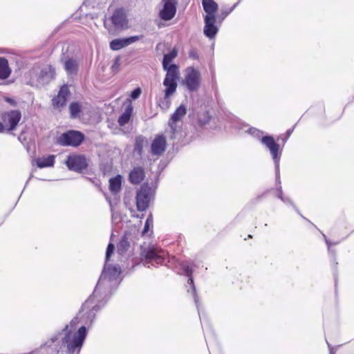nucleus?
<instances>
[{"label": "nucleus", "mask_w": 354, "mask_h": 354, "mask_svg": "<svg viewBox=\"0 0 354 354\" xmlns=\"http://www.w3.org/2000/svg\"><path fill=\"white\" fill-rule=\"evenodd\" d=\"M261 142L264 146L269 149L271 155L278 154L279 145L275 142L274 139L272 136H263L261 139Z\"/></svg>", "instance_id": "16"}, {"label": "nucleus", "mask_w": 354, "mask_h": 354, "mask_svg": "<svg viewBox=\"0 0 354 354\" xmlns=\"http://www.w3.org/2000/svg\"><path fill=\"white\" fill-rule=\"evenodd\" d=\"M64 68L70 74L75 73L77 68L76 61L71 59L66 60L64 64Z\"/></svg>", "instance_id": "28"}, {"label": "nucleus", "mask_w": 354, "mask_h": 354, "mask_svg": "<svg viewBox=\"0 0 354 354\" xmlns=\"http://www.w3.org/2000/svg\"><path fill=\"white\" fill-rule=\"evenodd\" d=\"M279 193L278 194V197L281 200L283 201V202H286L287 201H290L288 198L287 199H284L283 196H282V191H281V187H279Z\"/></svg>", "instance_id": "37"}, {"label": "nucleus", "mask_w": 354, "mask_h": 354, "mask_svg": "<svg viewBox=\"0 0 354 354\" xmlns=\"http://www.w3.org/2000/svg\"><path fill=\"white\" fill-rule=\"evenodd\" d=\"M204 10L207 12L206 16L215 17L214 14L218 10V5L213 0H203Z\"/></svg>", "instance_id": "21"}, {"label": "nucleus", "mask_w": 354, "mask_h": 354, "mask_svg": "<svg viewBox=\"0 0 354 354\" xmlns=\"http://www.w3.org/2000/svg\"><path fill=\"white\" fill-rule=\"evenodd\" d=\"M55 156H37L32 160V164H36L39 168H44L47 167H53L55 163Z\"/></svg>", "instance_id": "18"}, {"label": "nucleus", "mask_w": 354, "mask_h": 354, "mask_svg": "<svg viewBox=\"0 0 354 354\" xmlns=\"http://www.w3.org/2000/svg\"><path fill=\"white\" fill-rule=\"evenodd\" d=\"M5 130V125L3 122H0V133L3 132Z\"/></svg>", "instance_id": "39"}, {"label": "nucleus", "mask_w": 354, "mask_h": 354, "mask_svg": "<svg viewBox=\"0 0 354 354\" xmlns=\"http://www.w3.org/2000/svg\"><path fill=\"white\" fill-rule=\"evenodd\" d=\"M164 71H167L163 81V85L166 87L165 98L167 99L176 91L177 81L179 79L180 73L176 64H171L167 69H164Z\"/></svg>", "instance_id": "2"}, {"label": "nucleus", "mask_w": 354, "mask_h": 354, "mask_svg": "<svg viewBox=\"0 0 354 354\" xmlns=\"http://www.w3.org/2000/svg\"><path fill=\"white\" fill-rule=\"evenodd\" d=\"M273 160L276 166V176L277 178H279V156H273Z\"/></svg>", "instance_id": "34"}, {"label": "nucleus", "mask_w": 354, "mask_h": 354, "mask_svg": "<svg viewBox=\"0 0 354 354\" xmlns=\"http://www.w3.org/2000/svg\"><path fill=\"white\" fill-rule=\"evenodd\" d=\"M162 250H158L153 245L147 247H141L140 255L146 259L145 264H148L151 261H155L156 263H162L163 261Z\"/></svg>", "instance_id": "6"}, {"label": "nucleus", "mask_w": 354, "mask_h": 354, "mask_svg": "<svg viewBox=\"0 0 354 354\" xmlns=\"http://www.w3.org/2000/svg\"><path fill=\"white\" fill-rule=\"evenodd\" d=\"M250 133L257 138H260L263 134L262 131H260L259 130L254 128L250 129Z\"/></svg>", "instance_id": "36"}, {"label": "nucleus", "mask_w": 354, "mask_h": 354, "mask_svg": "<svg viewBox=\"0 0 354 354\" xmlns=\"http://www.w3.org/2000/svg\"><path fill=\"white\" fill-rule=\"evenodd\" d=\"M55 75V70L51 66H47L40 71L38 75H36V80L40 85H45L49 83Z\"/></svg>", "instance_id": "11"}, {"label": "nucleus", "mask_w": 354, "mask_h": 354, "mask_svg": "<svg viewBox=\"0 0 354 354\" xmlns=\"http://www.w3.org/2000/svg\"><path fill=\"white\" fill-rule=\"evenodd\" d=\"M152 224H153V218H152V215L151 214L148 216V217L145 221V227L142 232V235H145L148 232L149 227L151 225H152Z\"/></svg>", "instance_id": "32"}, {"label": "nucleus", "mask_w": 354, "mask_h": 354, "mask_svg": "<svg viewBox=\"0 0 354 354\" xmlns=\"http://www.w3.org/2000/svg\"><path fill=\"white\" fill-rule=\"evenodd\" d=\"M183 271L187 275L189 276V279H188V283H190L192 285V289H193V291L195 293V286L194 285V281H193V278L191 276V274L192 272V268H190L189 266H185L183 265ZM194 300H195V302L196 304L198 303V299H197V297L196 296L194 295ZM198 306V304H196Z\"/></svg>", "instance_id": "27"}, {"label": "nucleus", "mask_w": 354, "mask_h": 354, "mask_svg": "<svg viewBox=\"0 0 354 354\" xmlns=\"http://www.w3.org/2000/svg\"><path fill=\"white\" fill-rule=\"evenodd\" d=\"M21 118V112L19 110H12L5 112L1 119L5 124H9L8 131H11L16 129Z\"/></svg>", "instance_id": "9"}, {"label": "nucleus", "mask_w": 354, "mask_h": 354, "mask_svg": "<svg viewBox=\"0 0 354 354\" xmlns=\"http://www.w3.org/2000/svg\"><path fill=\"white\" fill-rule=\"evenodd\" d=\"M66 164L69 169L80 171L87 167L85 156H68Z\"/></svg>", "instance_id": "10"}, {"label": "nucleus", "mask_w": 354, "mask_h": 354, "mask_svg": "<svg viewBox=\"0 0 354 354\" xmlns=\"http://www.w3.org/2000/svg\"><path fill=\"white\" fill-rule=\"evenodd\" d=\"M66 100L60 96L59 94L52 100L53 106L60 108L66 104Z\"/></svg>", "instance_id": "30"}, {"label": "nucleus", "mask_w": 354, "mask_h": 354, "mask_svg": "<svg viewBox=\"0 0 354 354\" xmlns=\"http://www.w3.org/2000/svg\"><path fill=\"white\" fill-rule=\"evenodd\" d=\"M167 142L163 136H158L151 143V152L153 155H161L165 151Z\"/></svg>", "instance_id": "14"}, {"label": "nucleus", "mask_w": 354, "mask_h": 354, "mask_svg": "<svg viewBox=\"0 0 354 354\" xmlns=\"http://www.w3.org/2000/svg\"><path fill=\"white\" fill-rule=\"evenodd\" d=\"M163 7L159 12L160 19L168 21L174 18L176 12V0H162Z\"/></svg>", "instance_id": "8"}, {"label": "nucleus", "mask_w": 354, "mask_h": 354, "mask_svg": "<svg viewBox=\"0 0 354 354\" xmlns=\"http://www.w3.org/2000/svg\"><path fill=\"white\" fill-rule=\"evenodd\" d=\"M114 249L115 246L113 244L109 243L108 245L106 252V263L96 288H98L104 280L107 279L109 281H111L112 279L118 278L120 274V270L118 266H110L107 263V261L113 254Z\"/></svg>", "instance_id": "3"}, {"label": "nucleus", "mask_w": 354, "mask_h": 354, "mask_svg": "<svg viewBox=\"0 0 354 354\" xmlns=\"http://www.w3.org/2000/svg\"><path fill=\"white\" fill-rule=\"evenodd\" d=\"M211 117L207 111H205L198 116V123L203 126L209 122Z\"/></svg>", "instance_id": "31"}, {"label": "nucleus", "mask_w": 354, "mask_h": 354, "mask_svg": "<svg viewBox=\"0 0 354 354\" xmlns=\"http://www.w3.org/2000/svg\"><path fill=\"white\" fill-rule=\"evenodd\" d=\"M216 18L212 16L205 17L204 34L209 39L214 38L218 32V28L215 26Z\"/></svg>", "instance_id": "13"}, {"label": "nucleus", "mask_w": 354, "mask_h": 354, "mask_svg": "<svg viewBox=\"0 0 354 354\" xmlns=\"http://www.w3.org/2000/svg\"><path fill=\"white\" fill-rule=\"evenodd\" d=\"M11 73L8 60L0 57V80L7 79Z\"/></svg>", "instance_id": "22"}, {"label": "nucleus", "mask_w": 354, "mask_h": 354, "mask_svg": "<svg viewBox=\"0 0 354 354\" xmlns=\"http://www.w3.org/2000/svg\"><path fill=\"white\" fill-rule=\"evenodd\" d=\"M122 176L118 175L109 180V189L112 193L116 194L121 189Z\"/></svg>", "instance_id": "23"}, {"label": "nucleus", "mask_w": 354, "mask_h": 354, "mask_svg": "<svg viewBox=\"0 0 354 354\" xmlns=\"http://www.w3.org/2000/svg\"><path fill=\"white\" fill-rule=\"evenodd\" d=\"M77 322V318L73 319L70 324L66 325L62 331V334L64 335L62 344L66 347L69 354L80 353L86 336L87 331L85 326L80 327L77 333H73Z\"/></svg>", "instance_id": "1"}, {"label": "nucleus", "mask_w": 354, "mask_h": 354, "mask_svg": "<svg viewBox=\"0 0 354 354\" xmlns=\"http://www.w3.org/2000/svg\"><path fill=\"white\" fill-rule=\"evenodd\" d=\"M326 243H327L328 246L329 247L330 245V242L328 240H326Z\"/></svg>", "instance_id": "41"}, {"label": "nucleus", "mask_w": 354, "mask_h": 354, "mask_svg": "<svg viewBox=\"0 0 354 354\" xmlns=\"http://www.w3.org/2000/svg\"><path fill=\"white\" fill-rule=\"evenodd\" d=\"M141 94V89L140 88H137L134 89L131 94V97L133 99H137Z\"/></svg>", "instance_id": "35"}, {"label": "nucleus", "mask_w": 354, "mask_h": 354, "mask_svg": "<svg viewBox=\"0 0 354 354\" xmlns=\"http://www.w3.org/2000/svg\"><path fill=\"white\" fill-rule=\"evenodd\" d=\"M112 23L117 28H123L127 26V19L124 11L122 8L117 9L111 17Z\"/></svg>", "instance_id": "15"}, {"label": "nucleus", "mask_w": 354, "mask_h": 354, "mask_svg": "<svg viewBox=\"0 0 354 354\" xmlns=\"http://www.w3.org/2000/svg\"><path fill=\"white\" fill-rule=\"evenodd\" d=\"M145 174L142 167H135L129 174V180L133 184H139L144 178Z\"/></svg>", "instance_id": "19"}, {"label": "nucleus", "mask_w": 354, "mask_h": 354, "mask_svg": "<svg viewBox=\"0 0 354 354\" xmlns=\"http://www.w3.org/2000/svg\"><path fill=\"white\" fill-rule=\"evenodd\" d=\"M84 139V136L80 131L70 130L62 133L57 138V143L62 146L77 147Z\"/></svg>", "instance_id": "4"}, {"label": "nucleus", "mask_w": 354, "mask_h": 354, "mask_svg": "<svg viewBox=\"0 0 354 354\" xmlns=\"http://www.w3.org/2000/svg\"><path fill=\"white\" fill-rule=\"evenodd\" d=\"M200 73L193 68H188L183 84L186 86L189 91L198 90L200 86Z\"/></svg>", "instance_id": "7"}, {"label": "nucleus", "mask_w": 354, "mask_h": 354, "mask_svg": "<svg viewBox=\"0 0 354 354\" xmlns=\"http://www.w3.org/2000/svg\"><path fill=\"white\" fill-rule=\"evenodd\" d=\"M118 252L120 254H124L130 248V243L126 236H124L118 244Z\"/></svg>", "instance_id": "25"}, {"label": "nucleus", "mask_w": 354, "mask_h": 354, "mask_svg": "<svg viewBox=\"0 0 354 354\" xmlns=\"http://www.w3.org/2000/svg\"><path fill=\"white\" fill-rule=\"evenodd\" d=\"M132 113L133 106L131 104L129 103L125 108L124 113L118 118V122L120 126L122 127L127 124L130 120Z\"/></svg>", "instance_id": "20"}, {"label": "nucleus", "mask_w": 354, "mask_h": 354, "mask_svg": "<svg viewBox=\"0 0 354 354\" xmlns=\"http://www.w3.org/2000/svg\"><path fill=\"white\" fill-rule=\"evenodd\" d=\"M146 142V139L143 136L137 137L136 139L134 151L137 153H141L144 144Z\"/></svg>", "instance_id": "29"}, {"label": "nucleus", "mask_w": 354, "mask_h": 354, "mask_svg": "<svg viewBox=\"0 0 354 354\" xmlns=\"http://www.w3.org/2000/svg\"><path fill=\"white\" fill-rule=\"evenodd\" d=\"M151 196V188L147 185H142L136 196V205L138 211H145L147 209Z\"/></svg>", "instance_id": "5"}, {"label": "nucleus", "mask_w": 354, "mask_h": 354, "mask_svg": "<svg viewBox=\"0 0 354 354\" xmlns=\"http://www.w3.org/2000/svg\"><path fill=\"white\" fill-rule=\"evenodd\" d=\"M187 113V108L185 105L181 104L178 106L175 112L171 115L169 121V125L174 128V125L185 115Z\"/></svg>", "instance_id": "17"}, {"label": "nucleus", "mask_w": 354, "mask_h": 354, "mask_svg": "<svg viewBox=\"0 0 354 354\" xmlns=\"http://www.w3.org/2000/svg\"><path fill=\"white\" fill-rule=\"evenodd\" d=\"M70 92L67 86L64 85L60 88L58 94L67 100Z\"/></svg>", "instance_id": "33"}, {"label": "nucleus", "mask_w": 354, "mask_h": 354, "mask_svg": "<svg viewBox=\"0 0 354 354\" xmlns=\"http://www.w3.org/2000/svg\"><path fill=\"white\" fill-rule=\"evenodd\" d=\"M36 71H37L36 68H33L30 73H31V74H34Z\"/></svg>", "instance_id": "40"}, {"label": "nucleus", "mask_w": 354, "mask_h": 354, "mask_svg": "<svg viewBox=\"0 0 354 354\" xmlns=\"http://www.w3.org/2000/svg\"><path fill=\"white\" fill-rule=\"evenodd\" d=\"M56 337L52 338V342H54L55 341Z\"/></svg>", "instance_id": "42"}, {"label": "nucleus", "mask_w": 354, "mask_h": 354, "mask_svg": "<svg viewBox=\"0 0 354 354\" xmlns=\"http://www.w3.org/2000/svg\"><path fill=\"white\" fill-rule=\"evenodd\" d=\"M5 100L12 106H16L17 104L16 102L12 98L6 97Z\"/></svg>", "instance_id": "38"}, {"label": "nucleus", "mask_w": 354, "mask_h": 354, "mask_svg": "<svg viewBox=\"0 0 354 354\" xmlns=\"http://www.w3.org/2000/svg\"><path fill=\"white\" fill-rule=\"evenodd\" d=\"M177 56V50L173 49L170 53L165 54L162 60L163 69H167L172 60Z\"/></svg>", "instance_id": "24"}, {"label": "nucleus", "mask_w": 354, "mask_h": 354, "mask_svg": "<svg viewBox=\"0 0 354 354\" xmlns=\"http://www.w3.org/2000/svg\"><path fill=\"white\" fill-rule=\"evenodd\" d=\"M142 36H132L128 38L115 39L110 42V48L113 50H119L141 39Z\"/></svg>", "instance_id": "12"}, {"label": "nucleus", "mask_w": 354, "mask_h": 354, "mask_svg": "<svg viewBox=\"0 0 354 354\" xmlns=\"http://www.w3.org/2000/svg\"><path fill=\"white\" fill-rule=\"evenodd\" d=\"M69 111L71 117L72 118H77L82 111V105L79 102H72L69 106Z\"/></svg>", "instance_id": "26"}]
</instances>
